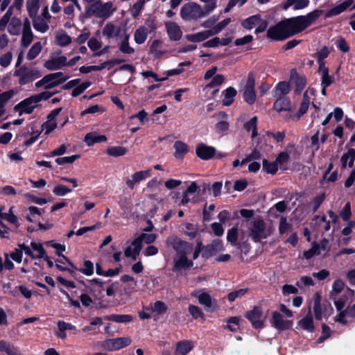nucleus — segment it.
<instances>
[{
  "label": "nucleus",
  "mask_w": 355,
  "mask_h": 355,
  "mask_svg": "<svg viewBox=\"0 0 355 355\" xmlns=\"http://www.w3.org/2000/svg\"><path fill=\"white\" fill-rule=\"evenodd\" d=\"M145 4V0H139L132 8V13L134 17L139 15Z\"/></svg>",
  "instance_id": "69168bd1"
},
{
  "label": "nucleus",
  "mask_w": 355,
  "mask_h": 355,
  "mask_svg": "<svg viewBox=\"0 0 355 355\" xmlns=\"http://www.w3.org/2000/svg\"><path fill=\"white\" fill-rule=\"evenodd\" d=\"M323 13L322 10H315L306 15L292 17L281 21L267 31V37L274 40H284L302 32Z\"/></svg>",
  "instance_id": "f257e3e1"
},
{
  "label": "nucleus",
  "mask_w": 355,
  "mask_h": 355,
  "mask_svg": "<svg viewBox=\"0 0 355 355\" xmlns=\"http://www.w3.org/2000/svg\"><path fill=\"white\" fill-rule=\"evenodd\" d=\"M162 44V42L158 40H155L151 44L150 52L153 54L155 58H159L164 54V52L161 50Z\"/></svg>",
  "instance_id": "a19ab883"
},
{
  "label": "nucleus",
  "mask_w": 355,
  "mask_h": 355,
  "mask_svg": "<svg viewBox=\"0 0 355 355\" xmlns=\"http://www.w3.org/2000/svg\"><path fill=\"white\" fill-rule=\"evenodd\" d=\"M44 78L46 82V89L56 87L68 79V76H63V73L60 71L47 74Z\"/></svg>",
  "instance_id": "f8f14e48"
},
{
  "label": "nucleus",
  "mask_w": 355,
  "mask_h": 355,
  "mask_svg": "<svg viewBox=\"0 0 355 355\" xmlns=\"http://www.w3.org/2000/svg\"><path fill=\"white\" fill-rule=\"evenodd\" d=\"M298 325L304 330L312 332L314 330V324L312 316L311 315V309L309 313L298 322Z\"/></svg>",
  "instance_id": "a878e982"
},
{
  "label": "nucleus",
  "mask_w": 355,
  "mask_h": 355,
  "mask_svg": "<svg viewBox=\"0 0 355 355\" xmlns=\"http://www.w3.org/2000/svg\"><path fill=\"white\" fill-rule=\"evenodd\" d=\"M354 3L353 0H346L343 3L336 6V7L330 9L327 13L326 17H330L332 16H336L343 11H345L347 8H349Z\"/></svg>",
  "instance_id": "b1692460"
},
{
  "label": "nucleus",
  "mask_w": 355,
  "mask_h": 355,
  "mask_svg": "<svg viewBox=\"0 0 355 355\" xmlns=\"http://www.w3.org/2000/svg\"><path fill=\"white\" fill-rule=\"evenodd\" d=\"M107 319L111 321L119 323L129 322L132 320V317L130 315H110Z\"/></svg>",
  "instance_id": "a18cd8bd"
},
{
  "label": "nucleus",
  "mask_w": 355,
  "mask_h": 355,
  "mask_svg": "<svg viewBox=\"0 0 355 355\" xmlns=\"http://www.w3.org/2000/svg\"><path fill=\"white\" fill-rule=\"evenodd\" d=\"M21 21L17 17H12L8 25V31L12 35H17L20 33Z\"/></svg>",
  "instance_id": "c756f323"
},
{
  "label": "nucleus",
  "mask_w": 355,
  "mask_h": 355,
  "mask_svg": "<svg viewBox=\"0 0 355 355\" xmlns=\"http://www.w3.org/2000/svg\"><path fill=\"white\" fill-rule=\"evenodd\" d=\"M223 250V241L220 239H214L211 243L205 246L202 251V257L207 259Z\"/></svg>",
  "instance_id": "2eb2a0df"
},
{
  "label": "nucleus",
  "mask_w": 355,
  "mask_h": 355,
  "mask_svg": "<svg viewBox=\"0 0 355 355\" xmlns=\"http://www.w3.org/2000/svg\"><path fill=\"white\" fill-rule=\"evenodd\" d=\"M12 58V55L10 52H7V53L3 54L0 57L1 66L3 67H8L10 64Z\"/></svg>",
  "instance_id": "774afa93"
},
{
  "label": "nucleus",
  "mask_w": 355,
  "mask_h": 355,
  "mask_svg": "<svg viewBox=\"0 0 355 355\" xmlns=\"http://www.w3.org/2000/svg\"><path fill=\"white\" fill-rule=\"evenodd\" d=\"M255 80L254 75L250 73L248 76L246 85L243 90V98L245 101L252 105L256 101V92L254 90Z\"/></svg>",
  "instance_id": "9d476101"
},
{
  "label": "nucleus",
  "mask_w": 355,
  "mask_h": 355,
  "mask_svg": "<svg viewBox=\"0 0 355 355\" xmlns=\"http://www.w3.org/2000/svg\"><path fill=\"white\" fill-rule=\"evenodd\" d=\"M272 324L276 328L279 329H287L291 325V323L288 321H285L282 315L278 312L272 313Z\"/></svg>",
  "instance_id": "cd10ccee"
},
{
  "label": "nucleus",
  "mask_w": 355,
  "mask_h": 355,
  "mask_svg": "<svg viewBox=\"0 0 355 355\" xmlns=\"http://www.w3.org/2000/svg\"><path fill=\"white\" fill-rule=\"evenodd\" d=\"M165 26L171 40H179L182 35L180 27L174 21H166Z\"/></svg>",
  "instance_id": "f3484780"
},
{
  "label": "nucleus",
  "mask_w": 355,
  "mask_h": 355,
  "mask_svg": "<svg viewBox=\"0 0 355 355\" xmlns=\"http://www.w3.org/2000/svg\"><path fill=\"white\" fill-rule=\"evenodd\" d=\"M243 128L245 130L249 132L252 130V137L254 138L257 136V117L254 116L252 117L249 121L246 122L243 125Z\"/></svg>",
  "instance_id": "e433bc0d"
},
{
  "label": "nucleus",
  "mask_w": 355,
  "mask_h": 355,
  "mask_svg": "<svg viewBox=\"0 0 355 355\" xmlns=\"http://www.w3.org/2000/svg\"><path fill=\"white\" fill-rule=\"evenodd\" d=\"M112 6L111 2L103 3L101 1H98L92 4L89 11L97 17H107L112 12Z\"/></svg>",
  "instance_id": "1a4fd4ad"
},
{
  "label": "nucleus",
  "mask_w": 355,
  "mask_h": 355,
  "mask_svg": "<svg viewBox=\"0 0 355 355\" xmlns=\"http://www.w3.org/2000/svg\"><path fill=\"white\" fill-rule=\"evenodd\" d=\"M216 150L214 147L207 146L205 144L199 145L196 148V154L202 159H209L214 157Z\"/></svg>",
  "instance_id": "6ab92c4d"
},
{
  "label": "nucleus",
  "mask_w": 355,
  "mask_h": 355,
  "mask_svg": "<svg viewBox=\"0 0 355 355\" xmlns=\"http://www.w3.org/2000/svg\"><path fill=\"white\" fill-rule=\"evenodd\" d=\"M174 148L175 149V157L178 159L182 158L188 152L187 146L180 141L175 142Z\"/></svg>",
  "instance_id": "4c0bfd02"
},
{
  "label": "nucleus",
  "mask_w": 355,
  "mask_h": 355,
  "mask_svg": "<svg viewBox=\"0 0 355 355\" xmlns=\"http://www.w3.org/2000/svg\"><path fill=\"white\" fill-rule=\"evenodd\" d=\"M225 81V77L222 74L216 75L211 81L207 85V87H214L220 85Z\"/></svg>",
  "instance_id": "680f3d73"
},
{
  "label": "nucleus",
  "mask_w": 355,
  "mask_h": 355,
  "mask_svg": "<svg viewBox=\"0 0 355 355\" xmlns=\"http://www.w3.org/2000/svg\"><path fill=\"white\" fill-rule=\"evenodd\" d=\"M248 0H229V2L224 10V12L227 13L235 6H242Z\"/></svg>",
  "instance_id": "e2e57ef3"
},
{
  "label": "nucleus",
  "mask_w": 355,
  "mask_h": 355,
  "mask_svg": "<svg viewBox=\"0 0 355 355\" xmlns=\"http://www.w3.org/2000/svg\"><path fill=\"white\" fill-rule=\"evenodd\" d=\"M274 109L278 112L282 111L291 110V104L289 99L286 97H277V99L274 103Z\"/></svg>",
  "instance_id": "5701e85b"
},
{
  "label": "nucleus",
  "mask_w": 355,
  "mask_h": 355,
  "mask_svg": "<svg viewBox=\"0 0 355 355\" xmlns=\"http://www.w3.org/2000/svg\"><path fill=\"white\" fill-rule=\"evenodd\" d=\"M33 40V33L31 29L22 30L21 44L24 47H27Z\"/></svg>",
  "instance_id": "79ce46f5"
},
{
  "label": "nucleus",
  "mask_w": 355,
  "mask_h": 355,
  "mask_svg": "<svg viewBox=\"0 0 355 355\" xmlns=\"http://www.w3.org/2000/svg\"><path fill=\"white\" fill-rule=\"evenodd\" d=\"M107 141L105 135H97L94 132L87 133L85 138L84 141L87 146H91L95 143L105 142Z\"/></svg>",
  "instance_id": "393cba45"
},
{
  "label": "nucleus",
  "mask_w": 355,
  "mask_h": 355,
  "mask_svg": "<svg viewBox=\"0 0 355 355\" xmlns=\"http://www.w3.org/2000/svg\"><path fill=\"white\" fill-rule=\"evenodd\" d=\"M0 352L7 355H24L17 347L5 340H0Z\"/></svg>",
  "instance_id": "4be33fe9"
},
{
  "label": "nucleus",
  "mask_w": 355,
  "mask_h": 355,
  "mask_svg": "<svg viewBox=\"0 0 355 355\" xmlns=\"http://www.w3.org/2000/svg\"><path fill=\"white\" fill-rule=\"evenodd\" d=\"M263 168L268 173L271 174H275L278 170V166L277 162H269L266 159H263Z\"/></svg>",
  "instance_id": "603ef678"
},
{
  "label": "nucleus",
  "mask_w": 355,
  "mask_h": 355,
  "mask_svg": "<svg viewBox=\"0 0 355 355\" xmlns=\"http://www.w3.org/2000/svg\"><path fill=\"white\" fill-rule=\"evenodd\" d=\"M150 306L152 311L153 312L157 313L159 315L164 313L168 309V306L162 301H156Z\"/></svg>",
  "instance_id": "8fccbe9b"
},
{
  "label": "nucleus",
  "mask_w": 355,
  "mask_h": 355,
  "mask_svg": "<svg viewBox=\"0 0 355 355\" xmlns=\"http://www.w3.org/2000/svg\"><path fill=\"white\" fill-rule=\"evenodd\" d=\"M12 15V7H9L7 12L0 19V31H3L9 21L11 20V15Z\"/></svg>",
  "instance_id": "09e8293b"
},
{
  "label": "nucleus",
  "mask_w": 355,
  "mask_h": 355,
  "mask_svg": "<svg viewBox=\"0 0 355 355\" xmlns=\"http://www.w3.org/2000/svg\"><path fill=\"white\" fill-rule=\"evenodd\" d=\"M261 315L262 310L259 306H254L251 311L246 312L245 314V317L251 322L252 326L256 329L262 327Z\"/></svg>",
  "instance_id": "4468645a"
},
{
  "label": "nucleus",
  "mask_w": 355,
  "mask_h": 355,
  "mask_svg": "<svg viewBox=\"0 0 355 355\" xmlns=\"http://www.w3.org/2000/svg\"><path fill=\"white\" fill-rule=\"evenodd\" d=\"M213 36L210 30L201 31L195 34L188 35V40L192 42H200Z\"/></svg>",
  "instance_id": "7c9ffc66"
},
{
  "label": "nucleus",
  "mask_w": 355,
  "mask_h": 355,
  "mask_svg": "<svg viewBox=\"0 0 355 355\" xmlns=\"http://www.w3.org/2000/svg\"><path fill=\"white\" fill-rule=\"evenodd\" d=\"M340 215L342 219L345 221L349 219L352 215L349 202L345 204L343 209L340 211Z\"/></svg>",
  "instance_id": "0e129e2a"
},
{
  "label": "nucleus",
  "mask_w": 355,
  "mask_h": 355,
  "mask_svg": "<svg viewBox=\"0 0 355 355\" xmlns=\"http://www.w3.org/2000/svg\"><path fill=\"white\" fill-rule=\"evenodd\" d=\"M309 3V0H286L283 4V8L286 10L293 6L294 10H300L306 8Z\"/></svg>",
  "instance_id": "c85d7f7f"
},
{
  "label": "nucleus",
  "mask_w": 355,
  "mask_h": 355,
  "mask_svg": "<svg viewBox=\"0 0 355 355\" xmlns=\"http://www.w3.org/2000/svg\"><path fill=\"white\" fill-rule=\"evenodd\" d=\"M166 245L175 251V255L189 254L193 249V244L182 240L175 235L167 237Z\"/></svg>",
  "instance_id": "39448f33"
},
{
  "label": "nucleus",
  "mask_w": 355,
  "mask_h": 355,
  "mask_svg": "<svg viewBox=\"0 0 355 355\" xmlns=\"http://www.w3.org/2000/svg\"><path fill=\"white\" fill-rule=\"evenodd\" d=\"M209 14L200 4L193 1L184 3L180 9L181 18L184 21L196 20Z\"/></svg>",
  "instance_id": "20e7f679"
},
{
  "label": "nucleus",
  "mask_w": 355,
  "mask_h": 355,
  "mask_svg": "<svg viewBox=\"0 0 355 355\" xmlns=\"http://www.w3.org/2000/svg\"><path fill=\"white\" fill-rule=\"evenodd\" d=\"M132 340L129 337H120L107 339L102 343V347L110 352L119 350L130 345Z\"/></svg>",
  "instance_id": "6e6552de"
},
{
  "label": "nucleus",
  "mask_w": 355,
  "mask_h": 355,
  "mask_svg": "<svg viewBox=\"0 0 355 355\" xmlns=\"http://www.w3.org/2000/svg\"><path fill=\"white\" fill-rule=\"evenodd\" d=\"M236 90L232 87H230L225 90V98L223 100V104L225 106H230L234 102V98L236 95Z\"/></svg>",
  "instance_id": "c9c22d12"
},
{
  "label": "nucleus",
  "mask_w": 355,
  "mask_h": 355,
  "mask_svg": "<svg viewBox=\"0 0 355 355\" xmlns=\"http://www.w3.org/2000/svg\"><path fill=\"white\" fill-rule=\"evenodd\" d=\"M33 96H31L14 107V110L19 112V115L21 116L22 114H31L34 109L37 106Z\"/></svg>",
  "instance_id": "9b49d317"
},
{
  "label": "nucleus",
  "mask_w": 355,
  "mask_h": 355,
  "mask_svg": "<svg viewBox=\"0 0 355 355\" xmlns=\"http://www.w3.org/2000/svg\"><path fill=\"white\" fill-rule=\"evenodd\" d=\"M193 348V343L191 340H182L176 344L175 355H187Z\"/></svg>",
  "instance_id": "aec40b11"
},
{
  "label": "nucleus",
  "mask_w": 355,
  "mask_h": 355,
  "mask_svg": "<svg viewBox=\"0 0 355 355\" xmlns=\"http://www.w3.org/2000/svg\"><path fill=\"white\" fill-rule=\"evenodd\" d=\"M186 230L185 234L191 239H193L195 238L197 234V228L196 227L191 223H187L185 226Z\"/></svg>",
  "instance_id": "338daca9"
},
{
  "label": "nucleus",
  "mask_w": 355,
  "mask_h": 355,
  "mask_svg": "<svg viewBox=\"0 0 355 355\" xmlns=\"http://www.w3.org/2000/svg\"><path fill=\"white\" fill-rule=\"evenodd\" d=\"M31 247L33 250L37 252V254H35V259H42V257H44V255L46 254L42 244L40 243L31 242Z\"/></svg>",
  "instance_id": "c03bdc74"
},
{
  "label": "nucleus",
  "mask_w": 355,
  "mask_h": 355,
  "mask_svg": "<svg viewBox=\"0 0 355 355\" xmlns=\"http://www.w3.org/2000/svg\"><path fill=\"white\" fill-rule=\"evenodd\" d=\"M107 153L110 156L119 157L124 155L127 153V150L122 146H114L109 148Z\"/></svg>",
  "instance_id": "49530a36"
},
{
  "label": "nucleus",
  "mask_w": 355,
  "mask_h": 355,
  "mask_svg": "<svg viewBox=\"0 0 355 355\" xmlns=\"http://www.w3.org/2000/svg\"><path fill=\"white\" fill-rule=\"evenodd\" d=\"M248 234L251 239L256 242H260L263 239L268 238L273 232L272 227L261 219H255L251 221H247Z\"/></svg>",
  "instance_id": "f03ea898"
},
{
  "label": "nucleus",
  "mask_w": 355,
  "mask_h": 355,
  "mask_svg": "<svg viewBox=\"0 0 355 355\" xmlns=\"http://www.w3.org/2000/svg\"><path fill=\"white\" fill-rule=\"evenodd\" d=\"M67 66V57L60 56L53 58L44 63V67L50 71H55Z\"/></svg>",
  "instance_id": "dca6fc26"
},
{
  "label": "nucleus",
  "mask_w": 355,
  "mask_h": 355,
  "mask_svg": "<svg viewBox=\"0 0 355 355\" xmlns=\"http://www.w3.org/2000/svg\"><path fill=\"white\" fill-rule=\"evenodd\" d=\"M344 286L345 284L342 280H336L332 285V291L330 295L331 298L335 300L336 295L343 291Z\"/></svg>",
  "instance_id": "37998d69"
},
{
  "label": "nucleus",
  "mask_w": 355,
  "mask_h": 355,
  "mask_svg": "<svg viewBox=\"0 0 355 355\" xmlns=\"http://www.w3.org/2000/svg\"><path fill=\"white\" fill-rule=\"evenodd\" d=\"M55 39L58 45L65 46L71 42V37L64 31H58L55 35Z\"/></svg>",
  "instance_id": "f704fd0d"
},
{
  "label": "nucleus",
  "mask_w": 355,
  "mask_h": 355,
  "mask_svg": "<svg viewBox=\"0 0 355 355\" xmlns=\"http://www.w3.org/2000/svg\"><path fill=\"white\" fill-rule=\"evenodd\" d=\"M291 80L294 82L295 89L294 90L295 93L297 94H300L301 92L304 89L306 83V79L304 76H300L296 71H292L291 73Z\"/></svg>",
  "instance_id": "412c9836"
},
{
  "label": "nucleus",
  "mask_w": 355,
  "mask_h": 355,
  "mask_svg": "<svg viewBox=\"0 0 355 355\" xmlns=\"http://www.w3.org/2000/svg\"><path fill=\"white\" fill-rule=\"evenodd\" d=\"M121 28L116 27L111 23L107 24L103 29V34L107 38H112L114 36L119 35Z\"/></svg>",
  "instance_id": "72a5a7b5"
},
{
  "label": "nucleus",
  "mask_w": 355,
  "mask_h": 355,
  "mask_svg": "<svg viewBox=\"0 0 355 355\" xmlns=\"http://www.w3.org/2000/svg\"><path fill=\"white\" fill-rule=\"evenodd\" d=\"M248 292V288H241L230 293L227 299L230 302H234L236 298H241Z\"/></svg>",
  "instance_id": "de8ad7c7"
},
{
  "label": "nucleus",
  "mask_w": 355,
  "mask_h": 355,
  "mask_svg": "<svg viewBox=\"0 0 355 355\" xmlns=\"http://www.w3.org/2000/svg\"><path fill=\"white\" fill-rule=\"evenodd\" d=\"M290 90V85L288 82H279L275 87V96L276 97H286L285 96L289 93Z\"/></svg>",
  "instance_id": "2f4dec72"
},
{
  "label": "nucleus",
  "mask_w": 355,
  "mask_h": 355,
  "mask_svg": "<svg viewBox=\"0 0 355 355\" xmlns=\"http://www.w3.org/2000/svg\"><path fill=\"white\" fill-rule=\"evenodd\" d=\"M148 35V33L146 32V29L140 26L135 32L134 40L137 44H143L146 41Z\"/></svg>",
  "instance_id": "ea45409f"
},
{
  "label": "nucleus",
  "mask_w": 355,
  "mask_h": 355,
  "mask_svg": "<svg viewBox=\"0 0 355 355\" xmlns=\"http://www.w3.org/2000/svg\"><path fill=\"white\" fill-rule=\"evenodd\" d=\"M44 0H27L26 9L29 17L32 19L34 28L41 33H45L49 29V25L45 19L38 16V10Z\"/></svg>",
  "instance_id": "7ed1b4c3"
},
{
  "label": "nucleus",
  "mask_w": 355,
  "mask_h": 355,
  "mask_svg": "<svg viewBox=\"0 0 355 355\" xmlns=\"http://www.w3.org/2000/svg\"><path fill=\"white\" fill-rule=\"evenodd\" d=\"M313 312H314L315 319H317L318 320H322V317L324 316V313L323 306L321 305L320 303H319L318 300L314 301Z\"/></svg>",
  "instance_id": "6e6d98bb"
},
{
  "label": "nucleus",
  "mask_w": 355,
  "mask_h": 355,
  "mask_svg": "<svg viewBox=\"0 0 355 355\" xmlns=\"http://www.w3.org/2000/svg\"><path fill=\"white\" fill-rule=\"evenodd\" d=\"M198 302L204 306L206 310L211 309L212 310L218 308V303L215 299H213L207 293H202L198 297Z\"/></svg>",
  "instance_id": "a211bd4d"
},
{
  "label": "nucleus",
  "mask_w": 355,
  "mask_h": 355,
  "mask_svg": "<svg viewBox=\"0 0 355 355\" xmlns=\"http://www.w3.org/2000/svg\"><path fill=\"white\" fill-rule=\"evenodd\" d=\"M14 76L18 78L19 85H24L40 78L41 73L36 69H31L26 66H22L14 71Z\"/></svg>",
  "instance_id": "423d86ee"
},
{
  "label": "nucleus",
  "mask_w": 355,
  "mask_h": 355,
  "mask_svg": "<svg viewBox=\"0 0 355 355\" xmlns=\"http://www.w3.org/2000/svg\"><path fill=\"white\" fill-rule=\"evenodd\" d=\"M81 272L86 275H92L94 272L93 263L90 261H85L83 267L79 270Z\"/></svg>",
  "instance_id": "bf43d9fd"
},
{
  "label": "nucleus",
  "mask_w": 355,
  "mask_h": 355,
  "mask_svg": "<svg viewBox=\"0 0 355 355\" xmlns=\"http://www.w3.org/2000/svg\"><path fill=\"white\" fill-rule=\"evenodd\" d=\"M80 157V155L79 154H76L69 157H59L55 159V161L58 165H64L66 164H72Z\"/></svg>",
  "instance_id": "3c124183"
},
{
  "label": "nucleus",
  "mask_w": 355,
  "mask_h": 355,
  "mask_svg": "<svg viewBox=\"0 0 355 355\" xmlns=\"http://www.w3.org/2000/svg\"><path fill=\"white\" fill-rule=\"evenodd\" d=\"M268 25V21L261 19L260 15H252L241 22V26L248 30L257 27L255 29V33L257 34L265 31Z\"/></svg>",
  "instance_id": "0eeeda50"
},
{
  "label": "nucleus",
  "mask_w": 355,
  "mask_h": 355,
  "mask_svg": "<svg viewBox=\"0 0 355 355\" xmlns=\"http://www.w3.org/2000/svg\"><path fill=\"white\" fill-rule=\"evenodd\" d=\"M42 45L40 42H35L28 51L26 58L28 60L35 59L41 52Z\"/></svg>",
  "instance_id": "58836bf2"
},
{
  "label": "nucleus",
  "mask_w": 355,
  "mask_h": 355,
  "mask_svg": "<svg viewBox=\"0 0 355 355\" xmlns=\"http://www.w3.org/2000/svg\"><path fill=\"white\" fill-rule=\"evenodd\" d=\"M231 22L230 18H226L223 21L218 23L216 26H214L210 31L212 33V35H214L220 33L224 28H225Z\"/></svg>",
  "instance_id": "864d4df0"
},
{
  "label": "nucleus",
  "mask_w": 355,
  "mask_h": 355,
  "mask_svg": "<svg viewBox=\"0 0 355 355\" xmlns=\"http://www.w3.org/2000/svg\"><path fill=\"white\" fill-rule=\"evenodd\" d=\"M316 248L318 252L322 251L326 254L329 252L331 249V245L328 239H323L319 244L316 243Z\"/></svg>",
  "instance_id": "13d9d810"
},
{
  "label": "nucleus",
  "mask_w": 355,
  "mask_h": 355,
  "mask_svg": "<svg viewBox=\"0 0 355 355\" xmlns=\"http://www.w3.org/2000/svg\"><path fill=\"white\" fill-rule=\"evenodd\" d=\"M188 254L175 255L173 258V271L187 270L191 268L193 263L187 257Z\"/></svg>",
  "instance_id": "ddd939ff"
},
{
  "label": "nucleus",
  "mask_w": 355,
  "mask_h": 355,
  "mask_svg": "<svg viewBox=\"0 0 355 355\" xmlns=\"http://www.w3.org/2000/svg\"><path fill=\"white\" fill-rule=\"evenodd\" d=\"M189 313L194 319H198L199 318H203L204 313L201 309L196 305H189L188 308Z\"/></svg>",
  "instance_id": "5fc2aeb1"
},
{
  "label": "nucleus",
  "mask_w": 355,
  "mask_h": 355,
  "mask_svg": "<svg viewBox=\"0 0 355 355\" xmlns=\"http://www.w3.org/2000/svg\"><path fill=\"white\" fill-rule=\"evenodd\" d=\"M130 35L125 34L123 40L119 44V49L123 54H132L135 52L134 48L129 44Z\"/></svg>",
  "instance_id": "473e14b6"
},
{
  "label": "nucleus",
  "mask_w": 355,
  "mask_h": 355,
  "mask_svg": "<svg viewBox=\"0 0 355 355\" xmlns=\"http://www.w3.org/2000/svg\"><path fill=\"white\" fill-rule=\"evenodd\" d=\"M355 159V150L353 148H350L347 150L346 153H344L341 158L340 162L342 165V168H345L347 165V161L349 167H352L354 164V161Z\"/></svg>",
  "instance_id": "bb28decb"
},
{
  "label": "nucleus",
  "mask_w": 355,
  "mask_h": 355,
  "mask_svg": "<svg viewBox=\"0 0 355 355\" xmlns=\"http://www.w3.org/2000/svg\"><path fill=\"white\" fill-rule=\"evenodd\" d=\"M238 239V230L237 227H232L230 229L227 235V239L229 242H230L232 245H235L236 241Z\"/></svg>",
  "instance_id": "052dcab7"
},
{
  "label": "nucleus",
  "mask_w": 355,
  "mask_h": 355,
  "mask_svg": "<svg viewBox=\"0 0 355 355\" xmlns=\"http://www.w3.org/2000/svg\"><path fill=\"white\" fill-rule=\"evenodd\" d=\"M71 191V189L62 184H58L53 189V193L58 196H63Z\"/></svg>",
  "instance_id": "4d7b16f0"
}]
</instances>
